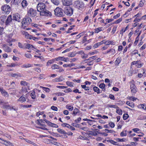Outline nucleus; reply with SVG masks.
I'll return each mask as SVG.
<instances>
[{
    "label": "nucleus",
    "mask_w": 146,
    "mask_h": 146,
    "mask_svg": "<svg viewBox=\"0 0 146 146\" xmlns=\"http://www.w3.org/2000/svg\"><path fill=\"white\" fill-rule=\"evenodd\" d=\"M46 6L44 3H39L37 6V10L40 12V15L50 17L51 15V13L46 9Z\"/></svg>",
    "instance_id": "nucleus-1"
},
{
    "label": "nucleus",
    "mask_w": 146,
    "mask_h": 146,
    "mask_svg": "<svg viewBox=\"0 0 146 146\" xmlns=\"http://www.w3.org/2000/svg\"><path fill=\"white\" fill-rule=\"evenodd\" d=\"M1 10L3 11V13L8 14L10 12L11 9L10 6L6 4L2 6Z\"/></svg>",
    "instance_id": "nucleus-2"
},
{
    "label": "nucleus",
    "mask_w": 146,
    "mask_h": 146,
    "mask_svg": "<svg viewBox=\"0 0 146 146\" xmlns=\"http://www.w3.org/2000/svg\"><path fill=\"white\" fill-rule=\"evenodd\" d=\"M64 12V13L67 16H70L73 14V9L70 6H67L65 7Z\"/></svg>",
    "instance_id": "nucleus-3"
},
{
    "label": "nucleus",
    "mask_w": 146,
    "mask_h": 146,
    "mask_svg": "<svg viewBox=\"0 0 146 146\" xmlns=\"http://www.w3.org/2000/svg\"><path fill=\"white\" fill-rule=\"evenodd\" d=\"M31 19L28 16H26L23 19L22 21V25H29L31 22Z\"/></svg>",
    "instance_id": "nucleus-4"
},
{
    "label": "nucleus",
    "mask_w": 146,
    "mask_h": 146,
    "mask_svg": "<svg viewBox=\"0 0 146 146\" xmlns=\"http://www.w3.org/2000/svg\"><path fill=\"white\" fill-rule=\"evenodd\" d=\"M36 11L32 8H30L27 11V15L28 16L34 17L36 15Z\"/></svg>",
    "instance_id": "nucleus-5"
},
{
    "label": "nucleus",
    "mask_w": 146,
    "mask_h": 146,
    "mask_svg": "<svg viewBox=\"0 0 146 146\" xmlns=\"http://www.w3.org/2000/svg\"><path fill=\"white\" fill-rule=\"evenodd\" d=\"M134 81L133 80L132 82H131L130 85L131 92L132 94L133 95H134L137 92L136 90V88L135 87V85L134 84Z\"/></svg>",
    "instance_id": "nucleus-6"
},
{
    "label": "nucleus",
    "mask_w": 146,
    "mask_h": 146,
    "mask_svg": "<svg viewBox=\"0 0 146 146\" xmlns=\"http://www.w3.org/2000/svg\"><path fill=\"white\" fill-rule=\"evenodd\" d=\"M62 9L59 7H57L54 10L55 14L58 17L62 16L63 15L62 11Z\"/></svg>",
    "instance_id": "nucleus-7"
},
{
    "label": "nucleus",
    "mask_w": 146,
    "mask_h": 146,
    "mask_svg": "<svg viewBox=\"0 0 146 146\" xmlns=\"http://www.w3.org/2000/svg\"><path fill=\"white\" fill-rule=\"evenodd\" d=\"M74 6L78 9L80 8H82L84 6L82 2L79 1H75L74 2Z\"/></svg>",
    "instance_id": "nucleus-8"
},
{
    "label": "nucleus",
    "mask_w": 146,
    "mask_h": 146,
    "mask_svg": "<svg viewBox=\"0 0 146 146\" xmlns=\"http://www.w3.org/2000/svg\"><path fill=\"white\" fill-rule=\"evenodd\" d=\"M62 2L64 5L67 6L72 4V1L70 0H62Z\"/></svg>",
    "instance_id": "nucleus-9"
},
{
    "label": "nucleus",
    "mask_w": 146,
    "mask_h": 146,
    "mask_svg": "<svg viewBox=\"0 0 146 146\" xmlns=\"http://www.w3.org/2000/svg\"><path fill=\"white\" fill-rule=\"evenodd\" d=\"M3 47L4 50L6 52H10L11 51V48L6 44H3Z\"/></svg>",
    "instance_id": "nucleus-10"
},
{
    "label": "nucleus",
    "mask_w": 146,
    "mask_h": 146,
    "mask_svg": "<svg viewBox=\"0 0 146 146\" xmlns=\"http://www.w3.org/2000/svg\"><path fill=\"white\" fill-rule=\"evenodd\" d=\"M25 38L29 39H33L34 40H35V39H38V38L36 37H33L32 36L29 35L27 32H26L25 33Z\"/></svg>",
    "instance_id": "nucleus-11"
},
{
    "label": "nucleus",
    "mask_w": 146,
    "mask_h": 146,
    "mask_svg": "<svg viewBox=\"0 0 146 146\" xmlns=\"http://www.w3.org/2000/svg\"><path fill=\"white\" fill-rule=\"evenodd\" d=\"M2 140V141L3 142H2V143L6 146H14V145L9 141H5L4 140Z\"/></svg>",
    "instance_id": "nucleus-12"
},
{
    "label": "nucleus",
    "mask_w": 146,
    "mask_h": 146,
    "mask_svg": "<svg viewBox=\"0 0 146 146\" xmlns=\"http://www.w3.org/2000/svg\"><path fill=\"white\" fill-rule=\"evenodd\" d=\"M13 20H15L18 22L21 21V17L20 16L19 14H15L13 16Z\"/></svg>",
    "instance_id": "nucleus-13"
},
{
    "label": "nucleus",
    "mask_w": 146,
    "mask_h": 146,
    "mask_svg": "<svg viewBox=\"0 0 146 146\" xmlns=\"http://www.w3.org/2000/svg\"><path fill=\"white\" fill-rule=\"evenodd\" d=\"M12 20L11 16L9 15L6 19L5 24L6 25H9L11 23Z\"/></svg>",
    "instance_id": "nucleus-14"
},
{
    "label": "nucleus",
    "mask_w": 146,
    "mask_h": 146,
    "mask_svg": "<svg viewBox=\"0 0 146 146\" xmlns=\"http://www.w3.org/2000/svg\"><path fill=\"white\" fill-rule=\"evenodd\" d=\"M0 91L3 96L6 97H8L9 96L7 92L3 88H0Z\"/></svg>",
    "instance_id": "nucleus-15"
},
{
    "label": "nucleus",
    "mask_w": 146,
    "mask_h": 146,
    "mask_svg": "<svg viewBox=\"0 0 146 146\" xmlns=\"http://www.w3.org/2000/svg\"><path fill=\"white\" fill-rule=\"evenodd\" d=\"M9 76L16 78H17V77H21L22 76L21 74L19 73L10 74Z\"/></svg>",
    "instance_id": "nucleus-16"
},
{
    "label": "nucleus",
    "mask_w": 146,
    "mask_h": 146,
    "mask_svg": "<svg viewBox=\"0 0 146 146\" xmlns=\"http://www.w3.org/2000/svg\"><path fill=\"white\" fill-rule=\"evenodd\" d=\"M27 88L25 86L22 87V89L19 92L20 94H22L24 93L27 92Z\"/></svg>",
    "instance_id": "nucleus-17"
},
{
    "label": "nucleus",
    "mask_w": 146,
    "mask_h": 146,
    "mask_svg": "<svg viewBox=\"0 0 146 146\" xmlns=\"http://www.w3.org/2000/svg\"><path fill=\"white\" fill-rule=\"evenodd\" d=\"M25 98L23 96H21L19 99L17 100V102H20L21 103H22L26 101Z\"/></svg>",
    "instance_id": "nucleus-18"
},
{
    "label": "nucleus",
    "mask_w": 146,
    "mask_h": 146,
    "mask_svg": "<svg viewBox=\"0 0 146 146\" xmlns=\"http://www.w3.org/2000/svg\"><path fill=\"white\" fill-rule=\"evenodd\" d=\"M22 5V7L23 8H25L28 5L27 1L25 0H23L21 3Z\"/></svg>",
    "instance_id": "nucleus-19"
},
{
    "label": "nucleus",
    "mask_w": 146,
    "mask_h": 146,
    "mask_svg": "<svg viewBox=\"0 0 146 146\" xmlns=\"http://www.w3.org/2000/svg\"><path fill=\"white\" fill-rule=\"evenodd\" d=\"M104 29L102 27L94 29V32L95 33H98L99 32L102 31Z\"/></svg>",
    "instance_id": "nucleus-20"
},
{
    "label": "nucleus",
    "mask_w": 146,
    "mask_h": 146,
    "mask_svg": "<svg viewBox=\"0 0 146 146\" xmlns=\"http://www.w3.org/2000/svg\"><path fill=\"white\" fill-rule=\"evenodd\" d=\"M137 107L140 108H142L144 110L146 109V105L145 104H140L138 105Z\"/></svg>",
    "instance_id": "nucleus-21"
},
{
    "label": "nucleus",
    "mask_w": 146,
    "mask_h": 146,
    "mask_svg": "<svg viewBox=\"0 0 146 146\" xmlns=\"http://www.w3.org/2000/svg\"><path fill=\"white\" fill-rule=\"evenodd\" d=\"M57 130L59 133L61 134L64 135H66L67 134L66 133L64 130L58 128L57 129Z\"/></svg>",
    "instance_id": "nucleus-22"
},
{
    "label": "nucleus",
    "mask_w": 146,
    "mask_h": 146,
    "mask_svg": "<svg viewBox=\"0 0 146 146\" xmlns=\"http://www.w3.org/2000/svg\"><path fill=\"white\" fill-rule=\"evenodd\" d=\"M126 104L132 108H133L134 107V104L132 102L127 101L126 103Z\"/></svg>",
    "instance_id": "nucleus-23"
},
{
    "label": "nucleus",
    "mask_w": 146,
    "mask_h": 146,
    "mask_svg": "<svg viewBox=\"0 0 146 146\" xmlns=\"http://www.w3.org/2000/svg\"><path fill=\"white\" fill-rule=\"evenodd\" d=\"M79 112L80 110L78 109L77 108H75L73 111L72 114L74 115L75 116L78 113H79Z\"/></svg>",
    "instance_id": "nucleus-24"
},
{
    "label": "nucleus",
    "mask_w": 146,
    "mask_h": 146,
    "mask_svg": "<svg viewBox=\"0 0 146 146\" xmlns=\"http://www.w3.org/2000/svg\"><path fill=\"white\" fill-rule=\"evenodd\" d=\"M106 45H109L110 44H114L115 42L112 41H107L104 43Z\"/></svg>",
    "instance_id": "nucleus-25"
},
{
    "label": "nucleus",
    "mask_w": 146,
    "mask_h": 146,
    "mask_svg": "<svg viewBox=\"0 0 146 146\" xmlns=\"http://www.w3.org/2000/svg\"><path fill=\"white\" fill-rule=\"evenodd\" d=\"M116 112L120 115H121L122 114V110L119 109L118 107V108H116Z\"/></svg>",
    "instance_id": "nucleus-26"
},
{
    "label": "nucleus",
    "mask_w": 146,
    "mask_h": 146,
    "mask_svg": "<svg viewBox=\"0 0 146 146\" xmlns=\"http://www.w3.org/2000/svg\"><path fill=\"white\" fill-rule=\"evenodd\" d=\"M6 17L5 15H3L1 16L0 17V19L1 21L3 23H5L6 20Z\"/></svg>",
    "instance_id": "nucleus-27"
},
{
    "label": "nucleus",
    "mask_w": 146,
    "mask_h": 146,
    "mask_svg": "<svg viewBox=\"0 0 146 146\" xmlns=\"http://www.w3.org/2000/svg\"><path fill=\"white\" fill-rule=\"evenodd\" d=\"M25 48H27L28 49L31 48V46H32L33 48H34V47L32 45L30 44H29L27 43L26 44H25Z\"/></svg>",
    "instance_id": "nucleus-28"
},
{
    "label": "nucleus",
    "mask_w": 146,
    "mask_h": 146,
    "mask_svg": "<svg viewBox=\"0 0 146 146\" xmlns=\"http://www.w3.org/2000/svg\"><path fill=\"white\" fill-rule=\"evenodd\" d=\"M24 139L28 143L34 145H35V146H36V143H34L32 141H31L30 140H29L27 139Z\"/></svg>",
    "instance_id": "nucleus-29"
},
{
    "label": "nucleus",
    "mask_w": 146,
    "mask_h": 146,
    "mask_svg": "<svg viewBox=\"0 0 146 146\" xmlns=\"http://www.w3.org/2000/svg\"><path fill=\"white\" fill-rule=\"evenodd\" d=\"M87 133L88 134L91 135H92L93 136L97 135V133L96 132L92 131H88V132Z\"/></svg>",
    "instance_id": "nucleus-30"
},
{
    "label": "nucleus",
    "mask_w": 146,
    "mask_h": 146,
    "mask_svg": "<svg viewBox=\"0 0 146 146\" xmlns=\"http://www.w3.org/2000/svg\"><path fill=\"white\" fill-rule=\"evenodd\" d=\"M74 65L75 64L73 63L70 64H64L63 65V66L65 67H71L72 66H74Z\"/></svg>",
    "instance_id": "nucleus-31"
},
{
    "label": "nucleus",
    "mask_w": 146,
    "mask_h": 146,
    "mask_svg": "<svg viewBox=\"0 0 146 146\" xmlns=\"http://www.w3.org/2000/svg\"><path fill=\"white\" fill-rule=\"evenodd\" d=\"M97 58L96 56H93L92 57L89 58L88 59V60H90V61H93L94 60L96 59Z\"/></svg>",
    "instance_id": "nucleus-32"
},
{
    "label": "nucleus",
    "mask_w": 146,
    "mask_h": 146,
    "mask_svg": "<svg viewBox=\"0 0 146 146\" xmlns=\"http://www.w3.org/2000/svg\"><path fill=\"white\" fill-rule=\"evenodd\" d=\"M93 90L94 92H96L97 93L99 94L100 93V90L98 87L96 86L94 87L93 88Z\"/></svg>",
    "instance_id": "nucleus-33"
},
{
    "label": "nucleus",
    "mask_w": 146,
    "mask_h": 146,
    "mask_svg": "<svg viewBox=\"0 0 146 146\" xmlns=\"http://www.w3.org/2000/svg\"><path fill=\"white\" fill-rule=\"evenodd\" d=\"M76 53H75V52H71L70 53L68 54V57H73L75 56V55L76 54Z\"/></svg>",
    "instance_id": "nucleus-34"
},
{
    "label": "nucleus",
    "mask_w": 146,
    "mask_h": 146,
    "mask_svg": "<svg viewBox=\"0 0 146 146\" xmlns=\"http://www.w3.org/2000/svg\"><path fill=\"white\" fill-rule=\"evenodd\" d=\"M55 61V60H50L47 63L46 65L47 66L50 65V64L52 63Z\"/></svg>",
    "instance_id": "nucleus-35"
},
{
    "label": "nucleus",
    "mask_w": 146,
    "mask_h": 146,
    "mask_svg": "<svg viewBox=\"0 0 146 146\" xmlns=\"http://www.w3.org/2000/svg\"><path fill=\"white\" fill-rule=\"evenodd\" d=\"M108 106L111 108H118V107L116 105L111 104H108Z\"/></svg>",
    "instance_id": "nucleus-36"
},
{
    "label": "nucleus",
    "mask_w": 146,
    "mask_h": 146,
    "mask_svg": "<svg viewBox=\"0 0 146 146\" xmlns=\"http://www.w3.org/2000/svg\"><path fill=\"white\" fill-rule=\"evenodd\" d=\"M21 84L24 86H28V83L25 81H22L21 82Z\"/></svg>",
    "instance_id": "nucleus-37"
},
{
    "label": "nucleus",
    "mask_w": 146,
    "mask_h": 146,
    "mask_svg": "<svg viewBox=\"0 0 146 146\" xmlns=\"http://www.w3.org/2000/svg\"><path fill=\"white\" fill-rule=\"evenodd\" d=\"M132 130L135 132L139 133L140 132L141 130L139 129L135 128L133 129Z\"/></svg>",
    "instance_id": "nucleus-38"
},
{
    "label": "nucleus",
    "mask_w": 146,
    "mask_h": 146,
    "mask_svg": "<svg viewBox=\"0 0 146 146\" xmlns=\"http://www.w3.org/2000/svg\"><path fill=\"white\" fill-rule=\"evenodd\" d=\"M52 1L54 5H58L59 4V2L58 0H52Z\"/></svg>",
    "instance_id": "nucleus-39"
},
{
    "label": "nucleus",
    "mask_w": 146,
    "mask_h": 146,
    "mask_svg": "<svg viewBox=\"0 0 146 146\" xmlns=\"http://www.w3.org/2000/svg\"><path fill=\"white\" fill-rule=\"evenodd\" d=\"M18 65L17 64L13 63L9 65H7V66L9 67H14Z\"/></svg>",
    "instance_id": "nucleus-40"
},
{
    "label": "nucleus",
    "mask_w": 146,
    "mask_h": 146,
    "mask_svg": "<svg viewBox=\"0 0 146 146\" xmlns=\"http://www.w3.org/2000/svg\"><path fill=\"white\" fill-rule=\"evenodd\" d=\"M31 67V65L30 64H23L22 66L23 68H29Z\"/></svg>",
    "instance_id": "nucleus-41"
},
{
    "label": "nucleus",
    "mask_w": 146,
    "mask_h": 146,
    "mask_svg": "<svg viewBox=\"0 0 146 146\" xmlns=\"http://www.w3.org/2000/svg\"><path fill=\"white\" fill-rule=\"evenodd\" d=\"M59 66L58 65L54 64L53 65H52L51 66V68L52 69H58Z\"/></svg>",
    "instance_id": "nucleus-42"
},
{
    "label": "nucleus",
    "mask_w": 146,
    "mask_h": 146,
    "mask_svg": "<svg viewBox=\"0 0 146 146\" xmlns=\"http://www.w3.org/2000/svg\"><path fill=\"white\" fill-rule=\"evenodd\" d=\"M43 90L47 92H49L50 91V89L48 88L44 87H41Z\"/></svg>",
    "instance_id": "nucleus-43"
},
{
    "label": "nucleus",
    "mask_w": 146,
    "mask_h": 146,
    "mask_svg": "<svg viewBox=\"0 0 146 146\" xmlns=\"http://www.w3.org/2000/svg\"><path fill=\"white\" fill-rule=\"evenodd\" d=\"M121 60L120 59L117 58L115 61V64L117 65L118 66L121 62Z\"/></svg>",
    "instance_id": "nucleus-44"
},
{
    "label": "nucleus",
    "mask_w": 146,
    "mask_h": 146,
    "mask_svg": "<svg viewBox=\"0 0 146 146\" xmlns=\"http://www.w3.org/2000/svg\"><path fill=\"white\" fill-rule=\"evenodd\" d=\"M66 107L67 108V109L69 110L70 111H72L73 109V107L72 106H68V105H67L66 106Z\"/></svg>",
    "instance_id": "nucleus-45"
},
{
    "label": "nucleus",
    "mask_w": 146,
    "mask_h": 146,
    "mask_svg": "<svg viewBox=\"0 0 146 146\" xmlns=\"http://www.w3.org/2000/svg\"><path fill=\"white\" fill-rule=\"evenodd\" d=\"M105 131H107L108 132L107 133H115V131L113 130H109L108 129H106L104 130Z\"/></svg>",
    "instance_id": "nucleus-46"
},
{
    "label": "nucleus",
    "mask_w": 146,
    "mask_h": 146,
    "mask_svg": "<svg viewBox=\"0 0 146 146\" xmlns=\"http://www.w3.org/2000/svg\"><path fill=\"white\" fill-rule=\"evenodd\" d=\"M31 96L33 99H34L35 98V95L34 91H33L31 93Z\"/></svg>",
    "instance_id": "nucleus-47"
},
{
    "label": "nucleus",
    "mask_w": 146,
    "mask_h": 146,
    "mask_svg": "<svg viewBox=\"0 0 146 146\" xmlns=\"http://www.w3.org/2000/svg\"><path fill=\"white\" fill-rule=\"evenodd\" d=\"M63 57L59 56L55 58L54 60L56 61L62 60V61Z\"/></svg>",
    "instance_id": "nucleus-48"
},
{
    "label": "nucleus",
    "mask_w": 146,
    "mask_h": 146,
    "mask_svg": "<svg viewBox=\"0 0 146 146\" xmlns=\"http://www.w3.org/2000/svg\"><path fill=\"white\" fill-rule=\"evenodd\" d=\"M44 120L45 121V122L48 124V125L50 126H51V125L52 124V123L48 121L45 119H44Z\"/></svg>",
    "instance_id": "nucleus-49"
},
{
    "label": "nucleus",
    "mask_w": 146,
    "mask_h": 146,
    "mask_svg": "<svg viewBox=\"0 0 146 146\" xmlns=\"http://www.w3.org/2000/svg\"><path fill=\"white\" fill-rule=\"evenodd\" d=\"M81 55L82 58L83 59L86 58H87L88 56L87 54H85L84 52H82V55Z\"/></svg>",
    "instance_id": "nucleus-50"
},
{
    "label": "nucleus",
    "mask_w": 146,
    "mask_h": 146,
    "mask_svg": "<svg viewBox=\"0 0 146 146\" xmlns=\"http://www.w3.org/2000/svg\"><path fill=\"white\" fill-rule=\"evenodd\" d=\"M129 115L127 114H124L123 116V119L124 120H126L127 119Z\"/></svg>",
    "instance_id": "nucleus-51"
},
{
    "label": "nucleus",
    "mask_w": 146,
    "mask_h": 146,
    "mask_svg": "<svg viewBox=\"0 0 146 146\" xmlns=\"http://www.w3.org/2000/svg\"><path fill=\"white\" fill-rule=\"evenodd\" d=\"M113 19H107L106 20V23H104L105 25H106L107 23H108L111 22L112 21H113Z\"/></svg>",
    "instance_id": "nucleus-52"
},
{
    "label": "nucleus",
    "mask_w": 146,
    "mask_h": 146,
    "mask_svg": "<svg viewBox=\"0 0 146 146\" xmlns=\"http://www.w3.org/2000/svg\"><path fill=\"white\" fill-rule=\"evenodd\" d=\"M98 52L96 50H95L93 52H90L89 53V54L90 55H93L95 54H96L98 53Z\"/></svg>",
    "instance_id": "nucleus-53"
},
{
    "label": "nucleus",
    "mask_w": 146,
    "mask_h": 146,
    "mask_svg": "<svg viewBox=\"0 0 146 146\" xmlns=\"http://www.w3.org/2000/svg\"><path fill=\"white\" fill-rule=\"evenodd\" d=\"M82 88H84L86 90H89V88L86 86L85 85H82Z\"/></svg>",
    "instance_id": "nucleus-54"
},
{
    "label": "nucleus",
    "mask_w": 146,
    "mask_h": 146,
    "mask_svg": "<svg viewBox=\"0 0 146 146\" xmlns=\"http://www.w3.org/2000/svg\"><path fill=\"white\" fill-rule=\"evenodd\" d=\"M66 84L68 86L70 87H72L73 86V83L69 81L66 82Z\"/></svg>",
    "instance_id": "nucleus-55"
},
{
    "label": "nucleus",
    "mask_w": 146,
    "mask_h": 146,
    "mask_svg": "<svg viewBox=\"0 0 146 146\" xmlns=\"http://www.w3.org/2000/svg\"><path fill=\"white\" fill-rule=\"evenodd\" d=\"M68 126H67V127L68 128L72 130H75V128L72 126H71L69 124L67 125Z\"/></svg>",
    "instance_id": "nucleus-56"
},
{
    "label": "nucleus",
    "mask_w": 146,
    "mask_h": 146,
    "mask_svg": "<svg viewBox=\"0 0 146 146\" xmlns=\"http://www.w3.org/2000/svg\"><path fill=\"white\" fill-rule=\"evenodd\" d=\"M127 133L124 132V131H123L121 132L120 133V135L121 136H125L127 135Z\"/></svg>",
    "instance_id": "nucleus-57"
},
{
    "label": "nucleus",
    "mask_w": 146,
    "mask_h": 146,
    "mask_svg": "<svg viewBox=\"0 0 146 146\" xmlns=\"http://www.w3.org/2000/svg\"><path fill=\"white\" fill-rule=\"evenodd\" d=\"M51 108L52 110L55 111H57L58 110V108L57 107L52 106L51 107Z\"/></svg>",
    "instance_id": "nucleus-58"
},
{
    "label": "nucleus",
    "mask_w": 146,
    "mask_h": 146,
    "mask_svg": "<svg viewBox=\"0 0 146 146\" xmlns=\"http://www.w3.org/2000/svg\"><path fill=\"white\" fill-rule=\"evenodd\" d=\"M122 18H119L118 19L115 21V23L117 24L121 22L122 20Z\"/></svg>",
    "instance_id": "nucleus-59"
},
{
    "label": "nucleus",
    "mask_w": 146,
    "mask_h": 146,
    "mask_svg": "<svg viewBox=\"0 0 146 146\" xmlns=\"http://www.w3.org/2000/svg\"><path fill=\"white\" fill-rule=\"evenodd\" d=\"M105 86V85L104 84H101L99 85L100 88L102 89L104 88Z\"/></svg>",
    "instance_id": "nucleus-60"
},
{
    "label": "nucleus",
    "mask_w": 146,
    "mask_h": 146,
    "mask_svg": "<svg viewBox=\"0 0 146 146\" xmlns=\"http://www.w3.org/2000/svg\"><path fill=\"white\" fill-rule=\"evenodd\" d=\"M64 93H61V92H58L56 94V95L58 96H64Z\"/></svg>",
    "instance_id": "nucleus-61"
},
{
    "label": "nucleus",
    "mask_w": 146,
    "mask_h": 146,
    "mask_svg": "<svg viewBox=\"0 0 146 146\" xmlns=\"http://www.w3.org/2000/svg\"><path fill=\"white\" fill-rule=\"evenodd\" d=\"M32 106V105H23V107L25 108H30Z\"/></svg>",
    "instance_id": "nucleus-62"
},
{
    "label": "nucleus",
    "mask_w": 146,
    "mask_h": 146,
    "mask_svg": "<svg viewBox=\"0 0 146 146\" xmlns=\"http://www.w3.org/2000/svg\"><path fill=\"white\" fill-rule=\"evenodd\" d=\"M129 99L130 100H132L134 101L135 100H136L137 99V98L135 97H129Z\"/></svg>",
    "instance_id": "nucleus-63"
},
{
    "label": "nucleus",
    "mask_w": 146,
    "mask_h": 146,
    "mask_svg": "<svg viewBox=\"0 0 146 146\" xmlns=\"http://www.w3.org/2000/svg\"><path fill=\"white\" fill-rule=\"evenodd\" d=\"M110 126L111 128H113L114 127V124L112 122H111L109 123Z\"/></svg>",
    "instance_id": "nucleus-64"
}]
</instances>
